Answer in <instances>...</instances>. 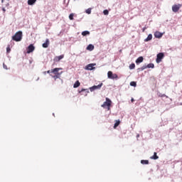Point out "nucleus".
<instances>
[{
    "label": "nucleus",
    "instance_id": "obj_1",
    "mask_svg": "<svg viewBox=\"0 0 182 182\" xmlns=\"http://www.w3.org/2000/svg\"><path fill=\"white\" fill-rule=\"evenodd\" d=\"M59 70H62L61 68H55L54 69L51 70V73L50 76H51V77H53V79H54V80H56V79H60V75H62V73H63V71L59 73Z\"/></svg>",
    "mask_w": 182,
    "mask_h": 182
},
{
    "label": "nucleus",
    "instance_id": "obj_2",
    "mask_svg": "<svg viewBox=\"0 0 182 182\" xmlns=\"http://www.w3.org/2000/svg\"><path fill=\"white\" fill-rule=\"evenodd\" d=\"M12 40L15 42H21L22 41V31H18L12 36Z\"/></svg>",
    "mask_w": 182,
    "mask_h": 182
},
{
    "label": "nucleus",
    "instance_id": "obj_3",
    "mask_svg": "<svg viewBox=\"0 0 182 182\" xmlns=\"http://www.w3.org/2000/svg\"><path fill=\"white\" fill-rule=\"evenodd\" d=\"M110 106H112V100L108 97L106 98V102L101 105V107L104 109H107V110H110Z\"/></svg>",
    "mask_w": 182,
    "mask_h": 182
},
{
    "label": "nucleus",
    "instance_id": "obj_4",
    "mask_svg": "<svg viewBox=\"0 0 182 182\" xmlns=\"http://www.w3.org/2000/svg\"><path fill=\"white\" fill-rule=\"evenodd\" d=\"M108 79H119L117 74H114L112 71H108L107 73Z\"/></svg>",
    "mask_w": 182,
    "mask_h": 182
},
{
    "label": "nucleus",
    "instance_id": "obj_5",
    "mask_svg": "<svg viewBox=\"0 0 182 182\" xmlns=\"http://www.w3.org/2000/svg\"><path fill=\"white\" fill-rule=\"evenodd\" d=\"M163 58H164V53H158L156 55V63H160V62H161V59H163Z\"/></svg>",
    "mask_w": 182,
    "mask_h": 182
},
{
    "label": "nucleus",
    "instance_id": "obj_6",
    "mask_svg": "<svg viewBox=\"0 0 182 182\" xmlns=\"http://www.w3.org/2000/svg\"><path fill=\"white\" fill-rule=\"evenodd\" d=\"M103 86V83H100L98 85H94L91 87H90V92H95V90H97L100 89Z\"/></svg>",
    "mask_w": 182,
    "mask_h": 182
},
{
    "label": "nucleus",
    "instance_id": "obj_7",
    "mask_svg": "<svg viewBox=\"0 0 182 182\" xmlns=\"http://www.w3.org/2000/svg\"><path fill=\"white\" fill-rule=\"evenodd\" d=\"M182 5L181 4H174L172 6V11L173 12H178L180 11V8H181Z\"/></svg>",
    "mask_w": 182,
    "mask_h": 182
},
{
    "label": "nucleus",
    "instance_id": "obj_8",
    "mask_svg": "<svg viewBox=\"0 0 182 182\" xmlns=\"http://www.w3.org/2000/svg\"><path fill=\"white\" fill-rule=\"evenodd\" d=\"M33 50H35V46H33V44H31L30 46H28L27 48V53H32Z\"/></svg>",
    "mask_w": 182,
    "mask_h": 182
},
{
    "label": "nucleus",
    "instance_id": "obj_9",
    "mask_svg": "<svg viewBox=\"0 0 182 182\" xmlns=\"http://www.w3.org/2000/svg\"><path fill=\"white\" fill-rule=\"evenodd\" d=\"M93 66H96V64H94V63L88 64L87 65H86L85 69L86 70H93V69H95V67Z\"/></svg>",
    "mask_w": 182,
    "mask_h": 182
},
{
    "label": "nucleus",
    "instance_id": "obj_10",
    "mask_svg": "<svg viewBox=\"0 0 182 182\" xmlns=\"http://www.w3.org/2000/svg\"><path fill=\"white\" fill-rule=\"evenodd\" d=\"M63 58H65L64 55H59V56H55L54 58V61L55 62H60V60H62V59H63Z\"/></svg>",
    "mask_w": 182,
    "mask_h": 182
},
{
    "label": "nucleus",
    "instance_id": "obj_11",
    "mask_svg": "<svg viewBox=\"0 0 182 182\" xmlns=\"http://www.w3.org/2000/svg\"><path fill=\"white\" fill-rule=\"evenodd\" d=\"M154 36L155 38H158L159 39H160V38L163 36V33H161L160 31H156L154 33Z\"/></svg>",
    "mask_w": 182,
    "mask_h": 182
},
{
    "label": "nucleus",
    "instance_id": "obj_12",
    "mask_svg": "<svg viewBox=\"0 0 182 182\" xmlns=\"http://www.w3.org/2000/svg\"><path fill=\"white\" fill-rule=\"evenodd\" d=\"M144 58L142 56L139 57L136 60V63L139 64V63H141V62H143L144 60Z\"/></svg>",
    "mask_w": 182,
    "mask_h": 182
},
{
    "label": "nucleus",
    "instance_id": "obj_13",
    "mask_svg": "<svg viewBox=\"0 0 182 182\" xmlns=\"http://www.w3.org/2000/svg\"><path fill=\"white\" fill-rule=\"evenodd\" d=\"M150 159H151V160L159 159V156H157V152H154V156H151Z\"/></svg>",
    "mask_w": 182,
    "mask_h": 182
},
{
    "label": "nucleus",
    "instance_id": "obj_14",
    "mask_svg": "<svg viewBox=\"0 0 182 182\" xmlns=\"http://www.w3.org/2000/svg\"><path fill=\"white\" fill-rule=\"evenodd\" d=\"M49 39H46V43H43V48H48L49 46Z\"/></svg>",
    "mask_w": 182,
    "mask_h": 182
},
{
    "label": "nucleus",
    "instance_id": "obj_15",
    "mask_svg": "<svg viewBox=\"0 0 182 182\" xmlns=\"http://www.w3.org/2000/svg\"><path fill=\"white\" fill-rule=\"evenodd\" d=\"M153 39V35L149 34L147 38L144 40L145 42H149V41H151Z\"/></svg>",
    "mask_w": 182,
    "mask_h": 182
},
{
    "label": "nucleus",
    "instance_id": "obj_16",
    "mask_svg": "<svg viewBox=\"0 0 182 182\" xmlns=\"http://www.w3.org/2000/svg\"><path fill=\"white\" fill-rule=\"evenodd\" d=\"M95 49V46L90 44L87 47V50H93Z\"/></svg>",
    "mask_w": 182,
    "mask_h": 182
},
{
    "label": "nucleus",
    "instance_id": "obj_17",
    "mask_svg": "<svg viewBox=\"0 0 182 182\" xmlns=\"http://www.w3.org/2000/svg\"><path fill=\"white\" fill-rule=\"evenodd\" d=\"M79 86H80V82H79V80H77V81L75 82V84H74V85H73V87H74L75 89H76V87H79Z\"/></svg>",
    "mask_w": 182,
    "mask_h": 182
},
{
    "label": "nucleus",
    "instance_id": "obj_18",
    "mask_svg": "<svg viewBox=\"0 0 182 182\" xmlns=\"http://www.w3.org/2000/svg\"><path fill=\"white\" fill-rule=\"evenodd\" d=\"M82 36H87V35H90V32L87 31H82Z\"/></svg>",
    "mask_w": 182,
    "mask_h": 182
},
{
    "label": "nucleus",
    "instance_id": "obj_19",
    "mask_svg": "<svg viewBox=\"0 0 182 182\" xmlns=\"http://www.w3.org/2000/svg\"><path fill=\"white\" fill-rule=\"evenodd\" d=\"M36 2V0H28V5H33Z\"/></svg>",
    "mask_w": 182,
    "mask_h": 182
},
{
    "label": "nucleus",
    "instance_id": "obj_20",
    "mask_svg": "<svg viewBox=\"0 0 182 182\" xmlns=\"http://www.w3.org/2000/svg\"><path fill=\"white\" fill-rule=\"evenodd\" d=\"M147 68L149 69H154V63H149L147 65Z\"/></svg>",
    "mask_w": 182,
    "mask_h": 182
},
{
    "label": "nucleus",
    "instance_id": "obj_21",
    "mask_svg": "<svg viewBox=\"0 0 182 182\" xmlns=\"http://www.w3.org/2000/svg\"><path fill=\"white\" fill-rule=\"evenodd\" d=\"M119 124H120V121L119 120L116 121V122L114 125V129H116L119 126Z\"/></svg>",
    "mask_w": 182,
    "mask_h": 182
},
{
    "label": "nucleus",
    "instance_id": "obj_22",
    "mask_svg": "<svg viewBox=\"0 0 182 182\" xmlns=\"http://www.w3.org/2000/svg\"><path fill=\"white\" fill-rule=\"evenodd\" d=\"M147 68H148L147 65H144L142 67H141L140 68H139V70L143 71V70H144V69H147Z\"/></svg>",
    "mask_w": 182,
    "mask_h": 182
},
{
    "label": "nucleus",
    "instance_id": "obj_23",
    "mask_svg": "<svg viewBox=\"0 0 182 182\" xmlns=\"http://www.w3.org/2000/svg\"><path fill=\"white\" fill-rule=\"evenodd\" d=\"M130 86H133L134 87H136V86H137V83H136V82L132 81L130 82Z\"/></svg>",
    "mask_w": 182,
    "mask_h": 182
},
{
    "label": "nucleus",
    "instance_id": "obj_24",
    "mask_svg": "<svg viewBox=\"0 0 182 182\" xmlns=\"http://www.w3.org/2000/svg\"><path fill=\"white\" fill-rule=\"evenodd\" d=\"M73 16H75V14H74L73 13L70 14L69 15V19H70V21H73Z\"/></svg>",
    "mask_w": 182,
    "mask_h": 182
},
{
    "label": "nucleus",
    "instance_id": "obj_25",
    "mask_svg": "<svg viewBox=\"0 0 182 182\" xmlns=\"http://www.w3.org/2000/svg\"><path fill=\"white\" fill-rule=\"evenodd\" d=\"M134 68H136V65H135L134 63H132V64L129 65V69H131V70L134 69Z\"/></svg>",
    "mask_w": 182,
    "mask_h": 182
},
{
    "label": "nucleus",
    "instance_id": "obj_26",
    "mask_svg": "<svg viewBox=\"0 0 182 182\" xmlns=\"http://www.w3.org/2000/svg\"><path fill=\"white\" fill-rule=\"evenodd\" d=\"M141 163L142 164H149V160H141Z\"/></svg>",
    "mask_w": 182,
    "mask_h": 182
},
{
    "label": "nucleus",
    "instance_id": "obj_27",
    "mask_svg": "<svg viewBox=\"0 0 182 182\" xmlns=\"http://www.w3.org/2000/svg\"><path fill=\"white\" fill-rule=\"evenodd\" d=\"M86 14H87L88 15H90V14H92V9H87L86 10Z\"/></svg>",
    "mask_w": 182,
    "mask_h": 182
},
{
    "label": "nucleus",
    "instance_id": "obj_28",
    "mask_svg": "<svg viewBox=\"0 0 182 182\" xmlns=\"http://www.w3.org/2000/svg\"><path fill=\"white\" fill-rule=\"evenodd\" d=\"M159 97H166V94L158 93Z\"/></svg>",
    "mask_w": 182,
    "mask_h": 182
},
{
    "label": "nucleus",
    "instance_id": "obj_29",
    "mask_svg": "<svg viewBox=\"0 0 182 182\" xmlns=\"http://www.w3.org/2000/svg\"><path fill=\"white\" fill-rule=\"evenodd\" d=\"M82 92H87V93H89V90H87V89H82V90L79 92V93H82Z\"/></svg>",
    "mask_w": 182,
    "mask_h": 182
},
{
    "label": "nucleus",
    "instance_id": "obj_30",
    "mask_svg": "<svg viewBox=\"0 0 182 182\" xmlns=\"http://www.w3.org/2000/svg\"><path fill=\"white\" fill-rule=\"evenodd\" d=\"M6 52L7 53H10L11 52V47H9V46L6 48Z\"/></svg>",
    "mask_w": 182,
    "mask_h": 182
},
{
    "label": "nucleus",
    "instance_id": "obj_31",
    "mask_svg": "<svg viewBox=\"0 0 182 182\" xmlns=\"http://www.w3.org/2000/svg\"><path fill=\"white\" fill-rule=\"evenodd\" d=\"M103 14H104V15H109V11L108 10H104Z\"/></svg>",
    "mask_w": 182,
    "mask_h": 182
},
{
    "label": "nucleus",
    "instance_id": "obj_32",
    "mask_svg": "<svg viewBox=\"0 0 182 182\" xmlns=\"http://www.w3.org/2000/svg\"><path fill=\"white\" fill-rule=\"evenodd\" d=\"M3 68H4V69H6V70H7V69H8V66H6V65H5V63H3Z\"/></svg>",
    "mask_w": 182,
    "mask_h": 182
},
{
    "label": "nucleus",
    "instance_id": "obj_33",
    "mask_svg": "<svg viewBox=\"0 0 182 182\" xmlns=\"http://www.w3.org/2000/svg\"><path fill=\"white\" fill-rule=\"evenodd\" d=\"M47 73H48L50 75H52V70H48Z\"/></svg>",
    "mask_w": 182,
    "mask_h": 182
},
{
    "label": "nucleus",
    "instance_id": "obj_34",
    "mask_svg": "<svg viewBox=\"0 0 182 182\" xmlns=\"http://www.w3.org/2000/svg\"><path fill=\"white\" fill-rule=\"evenodd\" d=\"M2 11H3V12H6V10L5 9V8H2Z\"/></svg>",
    "mask_w": 182,
    "mask_h": 182
},
{
    "label": "nucleus",
    "instance_id": "obj_35",
    "mask_svg": "<svg viewBox=\"0 0 182 182\" xmlns=\"http://www.w3.org/2000/svg\"><path fill=\"white\" fill-rule=\"evenodd\" d=\"M131 102H132V103H133V102H134V98H132V99H131Z\"/></svg>",
    "mask_w": 182,
    "mask_h": 182
},
{
    "label": "nucleus",
    "instance_id": "obj_36",
    "mask_svg": "<svg viewBox=\"0 0 182 182\" xmlns=\"http://www.w3.org/2000/svg\"><path fill=\"white\" fill-rule=\"evenodd\" d=\"M47 72H44V75H46Z\"/></svg>",
    "mask_w": 182,
    "mask_h": 182
},
{
    "label": "nucleus",
    "instance_id": "obj_37",
    "mask_svg": "<svg viewBox=\"0 0 182 182\" xmlns=\"http://www.w3.org/2000/svg\"><path fill=\"white\" fill-rule=\"evenodd\" d=\"M143 32H144V28L143 29Z\"/></svg>",
    "mask_w": 182,
    "mask_h": 182
},
{
    "label": "nucleus",
    "instance_id": "obj_38",
    "mask_svg": "<svg viewBox=\"0 0 182 182\" xmlns=\"http://www.w3.org/2000/svg\"><path fill=\"white\" fill-rule=\"evenodd\" d=\"M181 105H182V103Z\"/></svg>",
    "mask_w": 182,
    "mask_h": 182
}]
</instances>
